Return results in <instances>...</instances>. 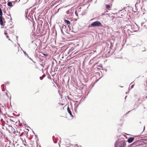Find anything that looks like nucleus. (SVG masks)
<instances>
[{
    "mask_svg": "<svg viewBox=\"0 0 147 147\" xmlns=\"http://www.w3.org/2000/svg\"><path fill=\"white\" fill-rule=\"evenodd\" d=\"M23 52L24 53V54L26 56H27L28 57H29V56H28V54H27L26 53V52H24V51L23 50Z\"/></svg>",
    "mask_w": 147,
    "mask_h": 147,
    "instance_id": "10",
    "label": "nucleus"
},
{
    "mask_svg": "<svg viewBox=\"0 0 147 147\" xmlns=\"http://www.w3.org/2000/svg\"><path fill=\"white\" fill-rule=\"evenodd\" d=\"M91 26H103L101 23L100 22L98 21L93 22L91 24Z\"/></svg>",
    "mask_w": 147,
    "mask_h": 147,
    "instance_id": "2",
    "label": "nucleus"
},
{
    "mask_svg": "<svg viewBox=\"0 0 147 147\" xmlns=\"http://www.w3.org/2000/svg\"><path fill=\"white\" fill-rule=\"evenodd\" d=\"M134 138H131L128 139L127 142L129 143L132 142L134 140Z\"/></svg>",
    "mask_w": 147,
    "mask_h": 147,
    "instance_id": "5",
    "label": "nucleus"
},
{
    "mask_svg": "<svg viewBox=\"0 0 147 147\" xmlns=\"http://www.w3.org/2000/svg\"><path fill=\"white\" fill-rule=\"evenodd\" d=\"M146 98H147V96L146 97Z\"/></svg>",
    "mask_w": 147,
    "mask_h": 147,
    "instance_id": "29",
    "label": "nucleus"
},
{
    "mask_svg": "<svg viewBox=\"0 0 147 147\" xmlns=\"http://www.w3.org/2000/svg\"><path fill=\"white\" fill-rule=\"evenodd\" d=\"M8 147H10V146H8Z\"/></svg>",
    "mask_w": 147,
    "mask_h": 147,
    "instance_id": "28",
    "label": "nucleus"
},
{
    "mask_svg": "<svg viewBox=\"0 0 147 147\" xmlns=\"http://www.w3.org/2000/svg\"><path fill=\"white\" fill-rule=\"evenodd\" d=\"M64 89H62L61 90H59L58 91L59 94L61 98H62V96H63V94L64 93Z\"/></svg>",
    "mask_w": 147,
    "mask_h": 147,
    "instance_id": "3",
    "label": "nucleus"
},
{
    "mask_svg": "<svg viewBox=\"0 0 147 147\" xmlns=\"http://www.w3.org/2000/svg\"><path fill=\"white\" fill-rule=\"evenodd\" d=\"M65 22L67 24H69L70 23L69 21L66 20H65Z\"/></svg>",
    "mask_w": 147,
    "mask_h": 147,
    "instance_id": "8",
    "label": "nucleus"
},
{
    "mask_svg": "<svg viewBox=\"0 0 147 147\" xmlns=\"http://www.w3.org/2000/svg\"><path fill=\"white\" fill-rule=\"evenodd\" d=\"M9 98H10V99H11V96L10 97H9Z\"/></svg>",
    "mask_w": 147,
    "mask_h": 147,
    "instance_id": "23",
    "label": "nucleus"
},
{
    "mask_svg": "<svg viewBox=\"0 0 147 147\" xmlns=\"http://www.w3.org/2000/svg\"><path fill=\"white\" fill-rule=\"evenodd\" d=\"M55 62H53L52 65V68H55V67L57 65V63L56 62V61H55Z\"/></svg>",
    "mask_w": 147,
    "mask_h": 147,
    "instance_id": "4",
    "label": "nucleus"
},
{
    "mask_svg": "<svg viewBox=\"0 0 147 147\" xmlns=\"http://www.w3.org/2000/svg\"><path fill=\"white\" fill-rule=\"evenodd\" d=\"M7 4L8 6H10L11 7L13 6L11 2H8Z\"/></svg>",
    "mask_w": 147,
    "mask_h": 147,
    "instance_id": "6",
    "label": "nucleus"
},
{
    "mask_svg": "<svg viewBox=\"0 0 147 147\" xmlns=\"http://www.w3.org/2000/svg\"><path fill=\"white\" fill-rule=\"evenodd\" d=\"M4 34L6 36L7 35V33L6 32H5Z\"/></svg>",
    "mask_w": 147,
    "mask_h": 147,
    "instance_id": "18",
    "label": "nucleus"
},
{
    "mask_svg": "<svg viewBox=\"0 0 147 147\" xmlns=\"http://www.w3.org/2000/svg\"><path fill=\"white\" fill-rule=\"evenodd\" d=\"M65 107H67V110H69V107H68V105H66L65 106Z\"/></svg>",
    "mask_w": 147,
    "mask_h": 147,
    "instance_id": "12",
    "label": "nucleus"
},
{
    "mask_svg": "<svg viewBox=\"0 0 147 147\" xmlns=\"http://www.w3.org/2000/svg\"><path fill=\"white\" fill-rule=\"evenodd\" d=\"M0 23L1 25H3V20L2 19V17H0Z\"/></svg>",
    "mask_w": 147,
    "mask_h": 147,
    "instance_id": "7",
    "label": "nucleus"
},
{
    "mask_svg": "<svg viewBox=\"0 0 147 147\" xmlns=\"http://www.w3.org/2000/svg\"><path fill=\"white\" fill-rule=\"evenodd\" d=\"M126 144L124 141H120L117 143V146L119 147H125Z\"/></svg>",
    "mask_w": 147,
    "mask_h": 147,
    "instance_id": "1",
    "label": "nucleus"
},
{
    "mask_svg": "<svg viewBox=\"0 0 147 147\" xmlns=\"http://www.w3.org/2000/svg\"><path fill=\"white\" fill-rule=\"evenodd\" d=\"M59 104H60V105H63V103H61V102H59Z\"/></svg>",
    "mask_w": 147,
    "mask_h": 147,
    "instance_id": "16",
    "label": "nucleus"
},
{
    "mask_svg": "<svg viewBox=\"0 0 147 147\" xmlns=\"http://www.w3.org/2000/svg\"><path fill=\"white\" fill-rule=\"evenodd\" d=\"M6 37L9 40L11 41V40L9 38V37L7 35H6Z\"/></svg>",
    "mask_w": 147,
    "mask_h": 147,
    "instance_id": "13",
    "label": "nucleus"
},
{
    "mask_svg": "<svg viewBox=\"0 0 147 147\" xmlns=\"http://www.w3.org/2000/svg\"><path fill=\"white\" fill-rule=\"evenodd\" d=\"M40 78L41 80H42V79L43 78H42V77H40Z\"/></svg>",
    "mask_w": 147,
    "mask_h": 147,
    "instance_id": "17",
    "label": "nucleus"
},
{
    "mask_svg": "<svg viewBox=\"0 0 147 147\" xmlns=\"http://www.w3.org/2000/svg\"><path fill=\"white\" fill-rule=\"evenodd\" d=\"M15 113H17L16 112V111H15Z\"/></svg>",
    "mask_w": 147,
    "mask_h": 147,
    "instance_id": "26",
    "label": "nucleus"
},
{
    "mask_svg": "<svg viewBox=\"0 0 147 147\" xmlns=\"http://www.w3.org/2000/svg\"><path fill=\"white\" fill-rule=\"evenodd\" d=\"M133 86H134V85H132L131 86V88H133Z\"/></svg>",
    "mask_w": 147,
    "mask_h": 147,
    "instance_id": "20",
    "label": "nucleus"
},
{
    "mask_svg": "<svg viewBox=\"0 0 147 147\" xmlns=\"http://www.w3.org/2000/svg\"><path fill=\"white\" fill-rule=\"evenodd\" d=\"M61 58H62V59H63V56H62Z\"/></svg>",
    "mask_w": 147,
    "mask_h": 147,
    "instance_id": "22",
    "label": "nucleus"
},
{
    "mask_svg": "<svg viewBox=\"0 0 147 147\" xmlns=\"http://www.w3.org/2000/svg\"><path fill=\"white\" fill-rule=\"evenodd\" d=\"M0 113H1V114H2L4 115H5V113H2V111H0Z\"/></svg>",
    "mask_w": 147,
    "mask_h": 147,
    "instance_id": "14",
    "label": "nucleus"
},
{
    "mask_svg": "<svg viewBox=\"0 0 147 147\" xmlns=\"http://www.w3.org/2000/svg\"><path fill=\"white\" fill-rule=\"evenodd\" d=\"M44 55H46V54H44Z\"/></svg>",
    "mask_w": 147,
    "mask_h": 147,
    "instance_id": "27",
    "label": "nucleus"
},
{
    "mask_svg": "<svg viewBox=\"0 0 147 147\" xmlns=\"http://www.w3.org/2000/svg\"><path fill=\"white\" fill-rule=\"evenodd\" d=\"M8 15V16H10V14H9V15Z\"/></svg>",
    "mask_w": 147,
    "mask_h": 147,
    "instance_id": "25",
    "label": "nucleus"
},
{
    "mask_svg": "<svg viewBox=\"0 0 147 147\" xmlns=\"http://www.w3.org/2000/svg\"><path fill=\"white\" fill-rule=\"evenodd\" d=\"M61 32L63 34V32L62 31V30H61Z\"/></svg>",
    "mask_w": 147,
    "mask_h": 147,
    "instance_id": "21",
    "label": "nucleus"
},
{
    "mask_svg": "<svg viewBox=\"0 0 147 147\" xmlns=\"http://www.w3.org/2000/svg\"><path fill=\"white\" fill-rule=\"evenodd\" d=\"M2 86H4V85H2Z\"/></svg>",
    "mask_w": 147,
    "mask_h": 147,
    "instance_id": "24",
    "label": "nucleus"
},
{
    "mask_svg": "<svg viewBox=\"0 0 147 147\" xmlns=\"http://www.w3.org/2000/svg\"><path fill=\"white\" fill-rule=\"evenodd\" d=\"M69 12V11H67V12H66V13H67V14H68V13Z\"/></svg>",
    "mask_w": 147,
    "mask_h": 147,
    "instance_id": "19",
    "label": "nucleus"
},
{
    "mask_svg": "<svg viewBox=\"0 0 147 147\" xmlns=\"http://www.w3.org/2000/svg\"><path fill=\"white\" fill-rule=\"evenodd\" d=\"M6 95L8 97H9V96H8V93L7 92H6Z\"/></svg>",
    "mask_w": 147,
    "mask_h": 147,
    "instance_id": "15",
    "label": "nucleus"
},
{
    "mask_svg": "<svg viewBox=\"0 0 147 147\" xmlns=\"http://www.w3.org/2000/svg\"><path fill=\"white\" fill-rule=\"evenodd\" d=\"M68 111V113L71 116H72V113H71V111Z\"/></svg>",
    "mask_w": 147,
    "mask_h": 147,
    "instance_id": "11",
    "label": "nucleus"
},
{
    "mask_svg": "<svg viewBox=\"0 0 147 147\" xmlns=\"http://www.w3.org/2000/svg\"><path fill=\"white\" fill-rule=\"evenodd\" d=\"M105 6H106V8L107 9H108L109 10H110L109 9L110 8V6L108 4H107Z\"/></svg>",
    "mask_w": 147,
    "mask_h": 147,
    "instance_id": "9",
    "label": "nucleus"
}]
</instances>
